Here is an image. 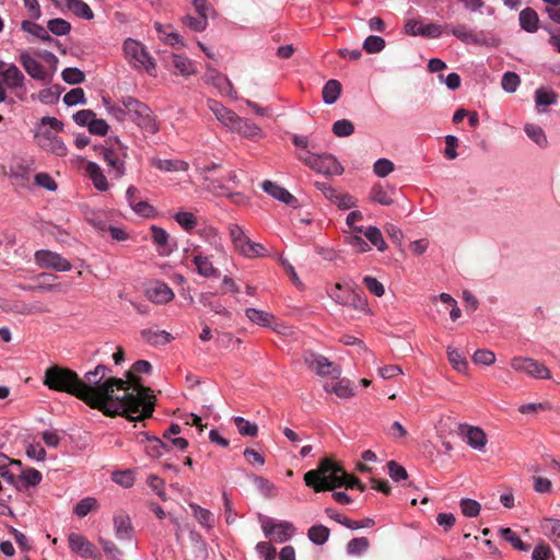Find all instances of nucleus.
Wrapping results in <instances>:
<instances>
[{
    "label": "nucleus",
    "instance_id": "obj_1",
    "mask_svg": "<svg viewBox=\"0 0 560 560\" xmlns=\"http://www.w3.org/2000/svg\"><path fill=\"white\" fill-rule=\"evenodd\" d=\"M151 364L145 360L135 362L125 378L109 376L101 384L105 396L104 416L122 417L127 420H147L153 417L156 395L142 384L141 373H150Z\"/></svg>",
    "mask_w": 560,
    "mask_h": 560
},
{
    "label": "nucleus",
    "instance_id": "obj_2",
    "mask_svg": "<svg viewBox=\"0 0 560 560\" xmlns=\"http://www.w3.org/2000/svg\"><path fill=\"white\" fill-rule=\"evenodd\" d=\"M107 372V366L98 364L81 380L74 371L54 365L46 370L43 383L50 389L75 396L104 415L105 396L102 394L101 384Z\"/></svg>",
    "mask_w": 560,
    "mask_h": 560
},
{
    "label": "nucleus",
    "instance_id": "obj_3",
    "mask_svg": "<svg viewBox=\"0 0 560 560\" xmlns=\"http://www.w3.org/2000/svg\"><path fill=\"white\" fill-rule=\"evenodd\" d=\"M304 481L315 492L332 490L337 487L357 488L360 491L365 490V486L359 478L348 475L340 465L329 458H323L316 469L307 471L304 475Z\"/></svg>",
    "mask_w": 560,
    "mask_h": 560
},
{
    "label": "nucleus",
    "instance_id": "obj_4",
    "mask_svg": "<svg viewBox=\"0 0 560 560\" xmlns=\"http://www.w3.org/2000/svg\"><path fill=\"white\" fill-rule=\"evenodd\" d=\"M63 130V122L56 117H43L34 130L37 145L57 156H66L68 149L58 136Z\"/></svg>",
    "mask_w": 560,
    "mask_h": 560
},
{
    "label": "nucleus",
    "instance_id": "obj_5",
    "mask_svg": "<svg viewBox=\"0 0 560 560\" xmlns=\"http://www.w3.org/2000/svg\"><path fill=\"white\" fill-rule=\"evenodd\" d=\"M98 155L104 160L108 173L114 178H121L126 174L128 147L118 137L110 138L107 145L101 147Z\"/></svg>",
    "mask_w": 560,
    "mask_h": 560
},
{
    "label": "nucleus",
    "instance_id": "obj_6",
    "mask_svg": "<svg viewBox=\"0 0 560 560\" xmlns=\"http://www.w3.org/2000/svg\"><path fill=\"white\" fill-rule=\"evenodd\" d=\"M229 236L235 252L247 258H258L267 255L266 248L249 240L242 226L231 223L228 226Z\"/></svg>",
    "mask_w": 560,
    "mask_h": 560
},
{
    "label": "nucleus",
    "instance_id": "obj_7",
    "mask_svg": "<svg viewBox=\"0 0 560 560\" xmlns=\"http://www.w3.org/2000/svg\"><path fill=\"white\" fill-rule=\"evenodd\" d=\"M128 117L131 118L139 128L150 135L159 131V124L152 110L143 103L133 97H126Z\"/></svg>",
    "mask_w": 560,
    "mask_h": 560
},
{
    "label": "nucleus",
    "instance_id": "obj_8",
    "mask_svg": "<svg viewBox=\"0 0 560 560\" xmlns=\"http://www.w3.org/2000/svg\"><path fill=\"white\" fill-rule=\"evenodd\" d=\"M124 51L135 68H144L149 74L154 75L155 63L140 42L132 38L126 39Z\"/></svg>",
    "mask_w": 560,
    "mask_h": 560
},
{
    "label": "nucleus",
    "instance_id": "obj_9",
    "mask_svg": "<svg viewBox=\"0 0 560 560\" xmlns=\"http://www.w3.org/2000/svg\"><path fill=\"white\" fill-rule=\"evenodd\" d=\"M261 529L266 538L279 544L290 540L295 533V527L292 523L287 521L276 522L269 517L261 520Z\"/></svg>",
    "mask_w": 560,
    "mask_h": 560
},
{
    "label": "nucleus",
    "instance_id": "obj_10",
    "mask_svg": "<svg viewBox=\"0 0 560 560\" xmlns=\"http://www.w3.org/2000/svg\"><path fill=\"white\" fill-rule=\"evenodd\" d=\"M305 362L313 372L327 380L341 376V368L322 354L310 352L305 357Z\"/></svg>",
    "mask_w": 560,
    "mask_h": 560
},
{
    "label": "nucleus",
    "instance_id": "obj_11",
    "mask_svg": "<svg viewBox=\"0 0 560 560\" xmlns=\"http://www.w3.org/2000/svg\"><path fill=\"white\" fill-rule=\"evenodd\" d=\"M19 61L24 68V70L27 72V74L33 79L43 82L50 81L51 75L49 74V72L27 50H23L20 52Z\"/></svg>",
    "mask_w": 560,
    "mask_h": 560
},
{
    "label": "nucleus",
    "instance_id": "obj_12",
    "mask_svg": "<svg viewBox=\"0 0 560 560\" xmlns=\"http://www.w3.org/2000/svg\"><path fill=\"white\" fill-rule=\"evenodd\" d=\"M35 261L42 268H51L58 271H69L71 264L61 255L50 250H37Z\"/></svg>",
    "mask_w": 560,
    "mask_h": 560
},
{
    "label": "nucleus",
    "instance_id": "obj_13",
    "mask_svg": "<svg viewBox=\"0 0 560 560\" xmlns=\"http://www.w3.org/2000/svg\"><path fill=\"white\" fill-rule=\"evenodd\" d=\"M68 541L70 549L82 557H89L94 560H100L102 557L96 547L80 534L71 533L68 536Z\"/></svg>",
    "mask_w": 560,
    "mask_h": 560
},
{
    "label": "nucleus",
    "instance_id": "obj_14",
    "mask_svg": "<svg viewBox=\"0 0 560 560\" xmlns=\"http://www.w3.org/2000/svg\"><path fill=\"white\" fill-rule=\"evenodd\" d=\"M457 433L476 450H482L487 444V435L479 427L459 423Z\"/></svg>",
    "mask_w": 560,
    "mask_h": 560
},
{
    "label": "nucleus",
    "instance_id": "obj_15",
    "mask_svg": "<svg viewBox=\"0 0 560 560\" xmlns=\"http://www.w3.org/2000/svg\"><path fill=\"white\" fill-rule=\"evenodd\" d=\"M511 366L516 371H523L535 377L547 378L549 376L548 369L545 365L529 358H514L511 361Z\"/></svg>",
    "mask_w": 560,
    "mask_h": 560
},
{
    "label": "nucleus",
    "instance_id": "obj_16",
    "mask_svg": "<svg viewBox=\"0 0 560 560\" xmlns=\"http://www.w3.org/2000/svg\"><path fill=\"white\" fill-rule=\"evenodd\" d=\"M203 80L206 81V83L214 85L219 90V92L223 95H226V96L235 95V90L233 88V84L228 79V77L223 75L222 73H220L218 70H215L213 68L207 69Z\"/></svg>",
    "mask_w": 560,
    "mask_h": 560
},
{
    "label": "nucleus",
    "instance_id": "obj_17",
    "mask_svg": "<svg viewBox=\"0 0 560 560\" xmlns=\"http://www.w3.org/2000/svg\"><path fill=\"white\" fill-rule=\"evenodd\" d=\"M231 131L238 133L243 138L249 140L261 139L265 137L264 131L259 126L249 119L237 117Z\"/></svg>",
    "mask_w": 560,
    "mask_h": 560
},
{
    "label": "nucleus",
    "instance_id": "obj_18",
    "mask_svg": "<svg viewBox=\"0 0 560 560\" xmlns=\"http://www.w3.org/2000/svg\"><path fill=\"white\" fill-rule=\"evenodd\" d=\"M324 389L328 394H335L338 398H350L354 395V387L347 378H330L324 383Z\"/></svg>",
    "mask_w": 560,
    "mask_h": 560
},
{
    "label": "nucleus",
    "instance_id": "obj_19",
    "mask_svg": "<svg viewBox=\"0 0 560 560\" xmlns=\"http://www.w3.org/2000/svg\"><path fill=\"white\" fill-rule=\"evenodd\" d=\"M84 171L96 190L107 191L110 188V184L104 171L97 163L92 161L86 162L84 164Z\"/></svg>",
    "mask_w": 560,
    "mask_h": 560
},
{
    "label": "nucleus",
    "instance_id": "obj_20",
    "mask_svg": "<svg viewBox=\"0 0 560 560\" xmlns=\"http://www.w3.org/2000/svg\"><path fill=\"white\" fill-rule=\"evenodd\" d=\"M145 296L153 303L166 304L174 299V292L166 283L154 282L147 288Z\"/></svg>",
    "mask_w": 560,
    "mask_h": 560
},
{
    "label": "nucleus",
    "instance_id": "obj_21",
    "mask_svg": "<svg viewBox=\"0 0 560 560\" xmlns=\"http://www.w3.org/2000/svg\"><path fill=\"white\" fill-rule=\"evenodd\" d=\"M137 440L140 443H147L145 453L148 456L152 458H159L163 455L164 451H168V444L163 442L161 439L156 436H150L145 432H140L137 435Z\"/></svg>",
    "mask_w": 560,
    "mask_h": 560
},
{
    "label": "nucleus",
    "instance_id": "obj_22",
    "mask_svg": "<svg viewBox=\"0 0 560 560\" xmlns=\"http://www.w3.org/2000/svg\"><path fill=\"white\" fill-rule=\"evenodd\" d=\"M313 170L327 175H340L343 172L341 164L330 154L318 155Z\"/></svg>",
    "mask_w": 560,
    "mask_h": 560
},
{
    "label": "nucleus",
    "instance_id": "obj_23",
    "mask_svg": "<svg viewBox=\"0 0 560 560\" xmlns=\"http://www.w3.org/2000/svg\"><path fill=\"white\" fill-rule=\"evenodd\" d=\"M192 262L197 272L205 278L219 277V270L213 266L211 258L201 252L194 249Z\"/></svg>",
    "mask_w": 560,
    "mask_h": 560
},
{
    "label": "nucleus",
    "instance_id": "obj_24",
    "mask_svg": "<svg viewBox=\"0 0 560 560\" xmlns=\"http://www.w3.org/2000/svg\"><path fill=\"white\" fill-rule=\"evenodd\" d=\"M151 238L160 255L167 256L173 252L170 234L158 225H151Z\"/></svg>",
    "mask_w": 560,
    "mask_h": 560
},
{
    "label": "nucleus",
    "instance_id": "obj_25",
    "mask_svg": "<svg viewBox=\"0 0 560 560\" xmlns=\"http://www.w3.org/2000/svg\"><path fill=\"white\" fill-rule=\"evenodd\" d=\"M262 189L268 195L272 196L281 202H284L285 205L295 207L298 203L296 198L292 194L271 180L264 182Z\"/></svg>",
    "mask_w": 560,
    "mask_h": 560
},
{
    "label": "nucleus",
    "instance_id": "obj_26",
    "mask_svg": "<svg viewBox=\"0 0 560 560\" xmlns=\"http://www.w3.org/2000/svg\"><path fill=\"white\" fill-rule=\"evenodd\" d=\"M115 535L119 540H130L133 528L130 517L125 513H118L114 516Z\"/></svg>",
    "mask_w": 560,
    "mask_h": 560
},
{
    "label": "nucleus",
    "instance_id": "obj_27",
    "mask_svg": "<svg viewBox=\"0 0 560 560\" xmlns=\"http://www.w3.org/2000/svg\"><path fill=\"white\" fill-rule=\"evenodd\" d=\"M150 163L158 170L168 173L186 172L189 168L188 163L183 160H163L153 158Z\"/></svg>",
    "mask_w": 560,
    "mask_h": 560
},
{
    "label": "nucleus",
    "instance_id": "obj_28",
    "mask_svg": "<svg viewBox=\"0 0 560 560\" xmlns=\"http://www.w3.org/2000/svg\"><path fill=\"white\" fill-rule=\"evenodd\" d=\"M156 32L160 34L161 39L171 46H185V42L182 36L172 30L171 25H163L159 22L154 24Z\"/></svg>",
    "mask_w": 560,
    "mask_h": 560
},
{
    "label": "nucleus",
    "instance_id": "obj_29",
    "mask_svg": "<svg viewBox=\"0 0 560 560\" xmlns=\"http://www.w3.org/2000/svg\"><path fill=\"white\" fill-rule=\"evenodd\" d=\"M520 25L521 27L528 32L535 33L538 30L539 18L537 12L532 8H525L520 12Z\"/></svg>",
    "mask_w": 560,
    "mask_h": 560
},
{
    "label": "nucleus",
    "instance_id": "obj_30",
    "mask_svg": "<svg viewBox=\"0 0 560 560\" xmlns=\"http://www.w3.org/2000/svg\"><path fill=\"white\" fill-rule=\"evenodd\" d=\"M540 529L545 536L550 538L560 548V520L544 518L540 522Z\"/></svg>",
    "mask_w": 560,
    "mask_h": 560
},
{
    "label": "nucleus",
    "instance_id": "obj_31",
    "mask_svg": "<svg viewBox=\"0 0 560 560\" xmlns=\"http://www.w3.org/2000/svg\"><path fill=\"white\" fill-rule=\"evenodd\" d=\"M189 508L194 517L202 527L208 529H212L214 527V515L211 511L201 508L197 503H189Z\"/></svg>",
    "mask_w": 560,
    "mask_h": 560
},
{
    "label": "nucleus",
    "instance_id": "obj_32",
    "mask_svg": "<svg viewBox=\"0 0 560 560\" xmlns=\"http://www.w3.org/2000/svg\"><path fill=\"white\" fill-rule=\"evenodd\" d=\"M142 338L151 345H166L172 342L175 337L165 330L144 329L141 331Z\"/></svg>",
    "mask_w": 560,
    "mask_h": 560
},
{
    "label": "nucleus",
    "instance_id": "obj_33",
    "mask_svg": "<svg viewBox=\"0 0 560 560\" xmlns=\"http://www.w3.org/2000/svg\"><path fill=\"white\" fill-rule=\"evenodd\" d=\"M447 359L459 373H466L468 369V361L465 355L453 346L446 348Z\"/></svg>",
    "mask_w": 560,
    "mask_h": 560
},
{
    "label": "nucleus",
    "instance_id": "obj_34",
    "mask_svg": "<svg viewBox=\"0 0 560 560\" xmlns=\"http://www.w3.org/2000/svg\"><path fill=\"white\" fill-rule=\"evenodd\" d=\"M395 188L376 185L371 190V199L383 206H390L394 202L393 194Z\"/></svg>",
    "mask_w": 560,
    "mask_h": 560
},
{
    "label": "nucleus",
    "instance_id": "obj_35",
    "mask_svg": "<svg viewBox=\"0 0 560 560\" xmlns=\"http://www.w3.org/2000/svg\"><path fill=\"white\" fill-rule=\"evenodd\" d=\"M211 110L215 115L217 119L230 130L233 127L236 118L238 117L234 112L225 108L223 105L219 103H214L211 106Z\"/></svg>",
    "mask_w": 560,
    "mask_h": 560
},
{
    "label": "nucleus",
    "instance_id": "obj_36",
    "mask_svg": "<svg viewBox=\"0 0 560 560\" xmlns=\"http://www.w3.org/2000/svg\"><path fill=\"white\" fill-rule=\"evenodd\" d=\"M245 314L252 323L262 327H269L273 320L272 314L254 307L246 308Z\"/></svg>",
    "mask_w": 560,
    "mask_h": 560
},
{
    "label": "nucleus",
    "instance_id": "obj_37",
    "mask_svg": "<svg viewBox=\"0 0 560 560\" xmlns=\"http://www.w3.org/2000/svg\"><path fill=\"white\" fill-rule=\"evenodd\" d=\"M347 299L349 300V302L346 305L351 307L353 311H355L358 313H362L364 315L371 314V310L369 307L368 300L364 296H362L361 294H359L352 290H349Z\"/></svg>",
    "mask_w": 560,
    "mask_h": 560
},
{
    "label": "nucleus",
    "instance_id": "obj_38",
    "mask_svg": "<svg viewBox=\"0 0 560 560\" xmlns=\"http://www.w3.org/2000/svg\"><path fill=\"white\" fill-rule=\"evenodd\" d=\"M322 94L324 103L334 104L341 94V83L338 80H329L324 85Z\"/></svg>",
    "mask_w": 560,
    "mask_h": 560
},
{
    "label": "nucleus",
    "instance_id": "obj_39",
    "mask_svg": "<svg viewBox=\"0 0 560 560\" xmlns=\"http://www.w3.org/2000/svg\"><path fill=\"white\" fill-rule=\"evenodd\" d=\"M225 178H212L210 176H206L205 180V188L207 191L218 196V197H231L232 194L230 192L229 188L223 183Z\"/></svg>",
    "mask_w": 560,
    "mask_h": 560
},
{
    "label": "nucleus",
    "instance_id": "obj_40",
    "mask_svg": "<svg viewBox=\"0 0 560 560\" xmlns=\"http://www.w3.org/2000/svg\"><path fill=\"white\" fill-rule=\"evenodd\" d=\"M24 75L14 65L9 66L3 72V82L9 88H21L24 83Z\"/></svg>",
    "mask_w": 560,
    "mask_h": 560
},
{
    "label": "nucleus",
    "instance_id": "obj_41",
    "mask_svg": "<svg viewBox=\"0 0 560 560\" xmlns=\"http://www.w3.org/2000/svg\"><path fill=\"white\" fill-rule=\"evenodd\" d=\"M452 34L460 42L466 44H479L480 39L478 35L466 25L458 24L452 28Z\"/></svg>",
    "mask_w": 560,
    "mask_h": 560
},
{
    "label": "nucleus",
    "instance_id": "obj_42",
    "mask_svg": "<svg viewBox=\"0 0 560 560\" xmlns=\"http://www.w3.org/2000/svg\"><path fill=\"white\" fill-rule=\"evenodd\" d=\"M67 8L79 18L85 20H92L94 18L92 9L82 0H67Z\"/></svg>",
    "mask_w": 560,
    "mask_h": 560
},
{
    "label": "nucleus",
    "instance_id": "obj_43",
    "mask_svg": "<svg viewBox=\"0 0 560 560\" xmlns=\"http://www.w3.org/2000/svg\"><path fill=\"white\" fill-rule=\"evenodd\" d=\"M22 30L43 42H54L47 30L39 24L30 21L22 22Z\"/></svg>",
    "mask_w": 560,
    "mask_h": 560
},
{
    "label": "nucleus",
    "instance_id": "obj_44",
    "mask_svg": "<svg viewBox=\"0 0 560 560\" xmlns=\"http://www.w3.org/2000/svg\"><path fill=\"white\" fill-rule=\"evenodd\" d=\"M551 406L547 402H538V404H526L520 407V412L522 416L527 417H545L546 411L550 410Z\"/></svg>",
    "mask_w": 560,
    "mask_h": 560
},
{
    "label": "nucleus",
    "instance_id": "obj_45",
    "mask_svg": "<svg viewBox=\"0 0 560 560\" xmlns=\"http://www.w3.org/2000/svg\"><path fill=\"white\" fill-rule=\"evenodd\" d=\"M173 65L175 69L184 77L196 73V68L190 59L180 55H173Z\"/></svg>",
    "mask_w": 560,
    "mask_h": 560
},
{
    "label": "nucleus",
    "instance_id": "obj_46",
    "mask_svg": "<svg viewBox=\"0 0 560 560\" xmlns=\"http://www.w3.org/2000/svg\"><path fill=\"white\" fill-rule=\"evenodd\" d=\"M526 135L539 147L545 148L548 144L547 137L542 128L535 124H526L524 128Z\"/></svg>",
    "mask_w": 560,
    "mask_h": 560
},
{
    "label": "nucleus",
    "instance_id": "obj_47",
    "mask_svg": "<svg viewBox=\"0 0 560 560\" xmlns=\"http://www.w3.org/2000/svg\"><path fill=\"white\" fill-rule=\"evenodd\" d=\"M106 110L118 121H124L128 117L126 97L120 103L112 104L108 100L103 98Z\"/></svg>",
    "mask_w": 560,
    "mask_h": 560
},
{
    "label": "nucleus",
    "instance_id": "obj_48",
    "mask_svg": "<svg viewBox=\"0 0 560 560\" xmlns=\"http://www.w3.org/2000/svg\"><path fill=\"white\" fill-rule=\"evenodd\" d=\"M499 533L504 540L509 541L513 546L514 549L522 551L529 550V545L524 544L511 528H500Z\"/></svg>",
    "mask_w": 560,
    "mask_h": 560
},
{
    "label": "nucleus",
    "instance_id": "obj_49",
    "mask_svg": "<svg viewBox=\"0 0 560 560\" xmlns=\"http://www.w3.org/2000/svg\"><path fill=\"white\" fill-rule=\"evenodd\" d=\"M364 236L380 250L384 252L387 248L386 242L383 238L382 232L376 226H369L364 231Z\"/></svg>",
    "mask_w": 560,
    "mask_h": 560
},
{
    "label": "nucleus",
    "instance_id": "obj_50",
    "mask_svg": "<svg viewBox=\"0 0 560 560\" xmlns=\"http://www.w3.org/2000/svg\"><path fill=\"white\" fill-rule=\"evenodd\" d=\"M329 529L324 525H314L308 529V538L316 545H323L328 540Z\"/></svg>",
    "mask_w": 560,
    "mask_h": 560
},
{
    "label": "nucleus",
    "instance_id": "obj_51",
    "mask_svg": "<svg viewBox=\"0 0 560 560\" xmlns=\"http://www.w3.org/2000/svg\"><path fill=\"white\" fill-rule=\"evenodd\" d=\"M370 547V541L366 537L353 538L347 544V552L350 556H360L365 552Z\"/></svg>",
    "mask_w": 560,
    "mask_h": 560
},
{
    "label": "nucleus",
    "instance_id": "obj_52",
    "mask_svg": "<svg viewBox=\"0 0 560 560\" xmlns=\"http://www.w3.org/2000/svg\"><path fill=\"white\" fill-rule=\"evenodd\" d=\"M182 23L191 31L203 32L208 26V19L200 15H198V18H195L187 14L182 18Z\"/></svg>",
    "mask_w": 560,
    "mask_h": 560
},
{
    "label": "nucleus",
    "instance_id": "obj_53",
    "mask_svg": "<svg viewBox=\"0 0 560 560\" xmlns=\"http://www.w3.org/2000/svg\"><path fill=\"white\" fill-rule=\"evenodd\" d=\"M174 219L185 231H191L197 226V218L191 212L179 211Z\"/></svg>",
    "mask_w": 560,
    "mask_h": 560
},
{
    "label": "nucleus",
    "instance_id": "obj_54",
    "mask_svg": "<svg viewBox=\"0 0 560 560\" xmlns=\"http://www.w3.org/2000/svg\"><path fill=\"white\" fill-rule=\"evenodd\" d=\"M97 506V501L96 499L94 498H91V497H88V498H84L82 499L81 501H79L77 503V505L74 506L73 509V512L79 516V517H84L86 516L90 512H92L93 510H95Z\"/></svg>",
    "mask_w": 560,
    "mask_h": 560
},
{
    "label": "nucleus",
    "instance_id": "obj_55",
    "mask_svg": "<svg viewBox=\"0 0 560 560\" xmlns=\"http://www.w3.org/2000/svg\"><path fill=\"white\" fill-rule=\"evenodd\" d=\"M557 97L558 95L553 91L546 90L544 88H540L535 92V102L537 106L555 104L557 102Z\"/></svg>",
    "mask_w": 560,
    "mask_h": 560
},
{
    "label": "nucleus",
    "instance_id": "obj_56",
    "mask_svg": "<svg viewBox=\"0 0 560 560\" xmlns=\"http://www.w3.org/2000/svg\"><path fill=\"white\" fill-rule=\"evenodd\" d=\"M21 480H22V487H35L37 486L40 481H42V474L40 471H38L37 469L35 468H27L25 470L22 471L21 476H20Z\"/></svg>",
    "mask_w": 560,
    "mask_h": 560
},
{
    "label": "nucleus",
    "instance_id": "obj_57",
    "mask_svg": "<svg viewBox=\"0 0 560 560\" xmlns=\"http://www.w3.org/2000/svg\"><path fill=\"white\" fill-rule=\"evenodd\" d=\"M385 48V40L380 36L371 35L363 42V49L368 54H376Z\"/></svg>",
    "mask_w": 560,
    "mask_h": 560
},
{
    "label": "nucleus",
    "instance_id": "obj_58",
    "mask_svg": "<svg viewBox=\"0 0 560 560\" xmlns=\"http://www.w3.org/2000/svg\"><path fill=\"white\" fill-rule=\"evenodd\" d=\"M472 362L475 364L490 366L495 362V354L488 349H478L472 354Z\"/></svg>",
    "mask_w": 560,
    "mask_h": 560
},
{
    "label": "nucleus",
    "instance_id": "obj_59",
    "mask_svg": "<svg viewBox=\"0 0 560 560\" xmlns=\"http://www.w3.org/2000/svg\"><path fill=\"white\" fill-rule=\"evenodd\" d=\"M47 27L52 34L57 36L67 35L71 30L70 23L63 19H52L48 21Z\"/></svg>",
    "mask_w": 560,
    "mask_h": 560
},
{
    "label": "nucleus",
    "instance_id": "obj_60",
    "mask_svg": "<svg viewBox=\"0 0 560 560\" xmlns=\"http://www.w3.org/2000/svg\"><path fill=\"white\" fill-rule=\"evenodd\" d=\"M63 102L68 106L85 104L86 98L83 89L74 88L70 90L68 93L65 94Z\"/></svg>",
    "mask_w": 560,
    "mask_h": 560
},
{
    "label": "nucleus",
    "instance_id": "obj_61",
    "mask_svg": "<svg viewBox=\"0 0 560 560\" xmlns=\"http://www.w3.org/2000/svg\"><path fill=\"white\" fill-rule=\"evenodd\" d=\"M462 513L467 517H476L481 510L480 504L472 499H462L459 502Z\"/></svg>",
    "mask_w": 560,
    "mask_h": 560
},
{
    "label": "nucleus",
    "instance_id": "obj_62",
    "mask_svg": "<svg viewBox=\"0 0 560 560\" xmlns=\"http://www.w3.org/2000/svg\"><path fill=\"white\" fill-rule=\"evenodd\" d=\"M61 75L63 81L69 84H79L85 80V74L78 68H66Z\"/></svg>",
    "mask_w": 560,
    "mask_h": 560
},
{
    "label": "nucleus",
    "instance_id": "obj_63",
    "mask_svg": "<svg viewBox=\"0 0 560 560\" xmlns=\"http://www.w3.org/2000/svg\"><path fill=\"white\" fill-rule=\"evenodd\" d=\"M520 83L521 79L515 72H505L501 81L502 89L508 93L515 92Z\"/></svg>",
    "mask_w": 560,
    "mask_h": 560
},
{
    "label": "nucleus",
    "instance_id": "obj_64",
    "mask_svg": "<svg viewBox=\"0 0 560 560\" xmlns=\"http://www.w3.org/2000/svg\"><path fill=\"white\" fill-rule=\"evenodd\" d=\"M387 468H388L389 477L394 481L398 482V481L408 479V472L405 469V467L398 465L395 460H389L387 463Z\"/></svg>",
    "mask_w": 560,
    "mask_h": 560
}]
</instances>
